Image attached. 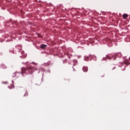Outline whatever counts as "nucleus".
Instances as JSON below:
<instances>
[{
  "mask_svg": "<svg viewBox=\"0 0 130 130\" xmlns=\"http://www.w3.org/2000/svg\"><path fill=\"white\" fill-rule=\"evenodd\" d=\"M34 67L30 66H28L27 68H22L21 69V74H25L26 72H28V74L32 75L34 72Z\"/></svg>",
  "mask_w": 130,
  "mask_h": 130,
  "instance_id": "nucleus-1",
  "label": "nucleus"
},
{
  "mask_svg": "<svg viewBox=\"0 0 130 130\" xmlns=\"http://www.w3.org/2000/svg\"><path fill=\"white\" fill-rule=\"evenodd\" d=\"M82 70H83V72L87 73V72H88V67H83L82 68Z\"/></svg>",
  "mask_w": 130,
  "mask_h": 130,
  "instance_id": "nucleus-2",
  "label": "nucleus"
},
{
  "mask_svg": "<svg viewBox=\"0 0 130 130\" xmlns=\"http://www.w3.org/2000/svg\"><path fill=\"white\" fill-rule=\"evenodd\" d=\"M46 46H47V45L43 44V45H41L40 47H41V48H42V49H44V48H45V47H46Z\"/></svg>",
  "mask_w": 130,
  "mask_h": 130,
  "instance_id": "nucleus-3",
  "label": "nucleus"
},
{
  "mask_svg": "<svg viewBox=\"0 0 130 130\" xmlns=\"http://www.w3.org/2000/svg\"><path fill=\"white\" fill-rule=\"evenodd\" d=\"M122 17H123V19H125L126 18H127V17H128V15H127V14H124Z\"/></svg>",
  "mask_w": 130,
  "mask_h": 130,
  "instance_id": "nucleus-4",
  "label": "nucleus"
},
{
  "mask_svg": "<svg viewBox=\"0 0 130 130\" xmlns=\"http://www.w3.org/2000/svg\"><path fill=\"white\" fill-rule=\"evenodd\" d=\"M124 62L125 64H127V65H128L130 63L129 62H128V60H127V59L125 60Z\"/></svg>",
  "mask_w": 130,
  "mask_h": 130,
  "instance_id": "nucleus-5",
  "label": "nucleus"
},
{
  "mask_svg": "<svg viewBox=\"0 0 130 130\" xmlns=\"http://www.w3.org/2000/svg\"><path fill=\"white\" fill-rule=\"evenodd\" d=\"M19 75H21V73H16L15 74V77H16V78H19Z\"/></svg>",
  "mask_w": 130,
  "mask_h": 130,
  "instance_id": "nucleus-6",
  "label": "nucleus"
},
{
  "mask_svg": "<svg viewBox=\"0 0 130 130\" xmlns=\"http://www.w3.org/2000/svg\"><path fill=\"white\" fill-rule=\"evenodd\" d=\"M1 68H2V69H7V67H6V66H5V64H2Z\"/></svg>",
  "mask_w": 130,
  "mask_h": 130,
  "instance_id": "nucleus-7",
  "label": "nucleus"
},
{
  "mask_svg": "<svg viewBox=\"0 0 130 130\" xmlns=\"http://www.w3.org/2000/svg\"><path fill=\"white\" fill-rule=\"evenodd\" d=\"M26 96H28V92L25 91L24 95V97H26Z\"/></svg>",
  "mask_w": 130,
  "mask_h": 130,
  "instance_id": "nucleus-8",
  "label": "nucleus"
},
{
  "mask_svg": "<svg viewBox=\"0 0 130 130\" xmlns=\"http://www.w3.org/2000/svg\"><path fill=\"white\" fill-rule=\"evenodd\" d=\"M106 57H107V58L108 59H111V57H110V56H107Z\"/></svg>",
  "mask_w": 130,
  "mask_h": 130,
  "instance_id": "nucleus-9",
  "label": "nucleus"
}]
</instances>
